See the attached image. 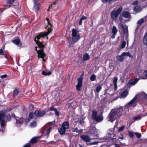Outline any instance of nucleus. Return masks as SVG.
<instances>
[{
    "instance_id": "f257e3e1",
    "label": "nucleus",
    "mask_w": 147,
    "mask_h": 147,
    "mask_svg": "<svg viewBox=\"0 0 147 147\" xmlns=\"http://www.w3.org/2000/svg\"><path fill=\"white\" fill-rule=\"evenodd\" d=\"M46 19L48 25L45 28H47V27L48 28H47L48 32L41 33L39 35L36 36L35 38V41L36 42L38 47H35V50L37 51L38 57V58L40 57L42 58L43 61H45L44 57L45 56V54L43 50L44 46L41 42L38 41L41 38L47 36L51 31V30L50 28L51 26V24L49 22V19L46 18Z\"/></svg>"
},
{
    "instance_id": "f03ea898",
    "label": "nucleus",
    "mask_w": 147,
    "mask_h": 147,
    "mask_svg": "<svg viewBox=\"0 0 147 147\" xmlns=\"http://www.w3.org/2000/svg\"><path fill=\"white\" fill-rule=\"evenodd\" d=\"M122 111L123 109L122 107L119 109L112 110L107 118V120L113 122L121 116Z\"/></svg>"
},
{
    "instance_id": "7ed1b4c3",
    "label": "nucleus",
    "mask_w": 147,
    "mask_h": 147,
    "mask_svg": "<svg viewBox=\"0 0 147 147\" xmlns=\"http://www.w3.org/2000/svg\"><path fill=\"white\" fill-rule=\"evenodd\" d=\"M123 10L122 6H120L117 9L113 10L111 13V18L112 20L116 21L118 16L120 14Z\"/></svg>"
},
{
    "instance_id": "20e7f679",
    "label": "nucleus",
    "mask_w": 147,
    "mask_h": 147,
    "mask_svg": "<svg viewBox=\"0 0 147 147\" xmlns=\"http://www.w3.org/2000/svg\"><path fill=\"white\" fill-rule=\"evenodd\" d=\"M80 38L79 31L73 28L72 30V39L74 42H77Z\"/></svg>"
},
{
    "instance_id": "39448f33",
    "label": "nucleus",
    "mask_w": 147,
    "mask_h": 147,
    "mask_svg": "<svg viewBox=\"0 0 147 147\" xmlns=\"http://www.w3.org/2000/svg\"><path fill=\"white\" fill-rule=\"evenodd\" d=\"M69 126V124L68 121L63 122L62 125L59 128V131L60 134L61 135L65 134L66 129L68 128Z\"/></svg>"
},
{
    "instance_id": "423d86ee",
    "label": "nucleus",
    "mask_w": 147,
    "mask_h": 147,
    "mask_svg": "<svg viewBox=\"0 0 147 147\" xmlns=\"http://www.w3.org/2000/svg\"><path fill=\"white\" fill-rule=\"evenodd\" d=\"M126 56L130 57H132V55L129 52H123L121 55L117 56L116 58L119 61L122 62L124 58V57Z\"/></svg>"
},
{
    "instance_id": "0eeeda50",
    "label": "nucleus",
    "mask_w": 147,
    "mask_h": 147,
    "mask_svg": "<svg viewBox=\"0 0 147 147\" xmlns=\"http://www.w3.org/2000/svg\"><path fill=\"white\" fill-rule=\"evenodd\" d=\"M136 97H134L130 102L126 105V107L131 108L135 107L137 104L136 101Z\"/></svg>"
},
{
    "instance_id": "6e6552de",
    "label": "nucleus",
    "mask_w": 147,
    "mask_h": 147,
    "mask_svg": "<svg viewBox=\"0 0 147 147\" xmlns=\"http://www.w3.org/2000/svg\"><path fill=\"white\" fill-rule=\"evenodd\" d=\"M135 97H136V100L138 99L142 102L144 100L147 99V95L144 92L138 93Z\"/></svg>"
},
{
    "instance_id": "1a4fd4ad",
    "label": "nucleus",
    "mask_w": 147,
    "mask_h": 147,
    "mask_svg": "<svg viewBox=\"0 0 147 147\" xmlns=\"http://www.w3.org/2000/svg\"><path fill=\"white\" fill-rule=\"evenodd\" d=\"M12 117L13 116L16 120V124L17 127L20 126L23 123L24 121L23 119L22 118H19L18 117H16L14 115H11Z\"/></svg>"
},
{
    "instance_id": "9d476101",
    "label": "nucleus",
    "mask_w": 147,
    "mask_h": 147,
    "mask_svg": "<svg viewBox=\"0 0 147 147\" xmlns=\"http://www.w3.org/2000/svg\"><path fill=\"white\" fill-rule=\"evenodd\" d=\"M51 128L52 127L50 126L49 123L45 125L43 128V134L45 135L49 134L50 132V130Z\"/></svg>"
},
{
    "instance_id": "9b49d317",
    "label": "nucleus",
    "mask_w": 147,
    "mask_h": 147,
    "mask_svg": "<svg viewBox=\"0 0 147 147\" xmlns=\"http://www.w3.org/2000/svg\"><path fill=\"white\" fill-rule=\"evenodd\" d=\"M3 116L4 114L3 113L0 114V124L1 125V128H0V129L2 131L3 130L6 124L5 122L3 119Z\"/></svg>"
},
{
    "instance_id": "f8f14e48",
    "label": "nucleus",
    "mask_w": 147,
    "mask_h": 147,
    "mask_svg": "<svg viewBox=\"0 0 147 147\" xmlns=\"http://www.w3.org/2000/svg\"><path fill=\"white\" fill-rule=\"evenodd\" d=\"M108 138H110L111 139H117L116 138H114L115 134L114 132V130L113 129H110L107 131Z\"/></svg>"
},
{
    "instance_id": "ddd939ff",
    "label": "nucleus",
    "mask_w": 147,
    "mask_h": 147,
    "mask_svg": "<svg viewBox=\"0 0 147 147\" xmlns=\"http://www.w3.org/2000/svg\"><path fill=\"white\" fill-rule=\"evenodd\" d=\"M82 77H80L78 80V84L76 85V89L78 90H80V88L82 85Z\"/></svg>"
},
{
    "instance_id": "4468645a",
    "label": "nucleus",
    "mask_w": 147,
    "mask_h": 147,
    "mask_svg": "<svg viewBox=\"0 0 147 147\" xmlns=\"http://www.w3.org/2000/svg\"><path fill=\"white\" fill-rule=\"evenodd\" d=\"M46 113L44 111H40L36 110L34 112V115L36 116L42 117Z\"/></svg>"
},
{
    "instance_id": "2eb2a0df",
    "label": "nucleus",
    "mask_w": 147,
    "mask_h": 147,
    "mask_svg": "<svg viewBox=\"0 0 147 147\" xmlns=\"http://www.w3.org/2000/svg\"><path fill=\"white\" fill-rule=\"evenodd\" d=\"M119 26H121L122 27L123 31L124 33L125 34L127 35L128 33V30L127 26L126 25H123L122 23L119 24Z\"/></svg>"
},
{
    "instance_id": "dca6fc26",
    "label": "nucleus",
    "mask_w": 147,
    "mask_h": 147,
    "mask_svg": "<svg viewBox=\"0 0 147 147\" xmlns=\"http://www.w3.org/2000/svg\"><path fill=\"white\" fill-rule=\"evenodd\" d=\"M98 131V130L95 128L93 127L92 129L91 130L90 132L92 135L93 136L98 137V135L97 133Z\"/></svg>"
},
{
    "instance_id": "f3484780",
    "label": "nucleus",
    "mask_w": 147,
    "mask_h": 147,
    "mask_svg": "<svg viewBox=\"0 0 147 147\" xmlns=\"http://www.w3.org/2000/svg\"><path fill=\"white\" fill-rule=\"evenodd\" d=\"M80 138H82L83 140L84 141L86 142H90L91 140V139L89 138V137L88 136L84 135H82L80 136Z\"/></svg>"
},
{
    "instance_id": "a211bd4d",
    "label": "nucleus",
    "mask_w": 147,
    "mask_h": 147,
    "mask_svg": "<svg viewBox=\"0 0 147 147\" xmlns=\"http://www.w3.org/2000/svg\"><path fill=\"white\" fill-rule=\"evenodd\" d=\"M128 94V92L127 90H125L121 94L120 98H125L127 97Z\"/></svg>"
},
{
    "instance_id": "6ab92c4d",
    "label": "nucleus",
    "mask_w": 147,
    "mask_h": 147,
    "mask_svg": "<svg viewBox=\"0 0 147 147\" xmlns=\"http://www.w3.org/2000/svg\"><path fill=\"white\" fill-rule=\"evenodd\" d=\"M34 1V6L33 9L36 10H38L40 8V5L39 3L35 2V0H33Z\"/></svg>"
},
{
    "instance_id": "aec40b11",
    "label": "nucleus",
    "mask_w": 147,
    "mask_h": 147,
    "mask_svg": "<svg viewBox=\"0 0 147 147\" xmlns=\"http://www.w3.org/2000/svg\"><path fill=\"white\" fill-rule=\"evenodd\" d=\"M122 16L124 17L128 18L129 19L131 18L130 13L127 11L123 12L122 13Z\"/></svg>"
},
{
    "instance_id": "412c9836",
    "label": "nucleus",
    "mask_w": 147,
    "mask_h": 147,
    "mask_svg": "<svg viewBox=\"0 0 147 147\" xmlns=\"http://www.w3.org/2000/svg\"><path fill=\"white\" fill-rule=\"evenodd\" d=\"M13 42L16 45H18L19 46H22L21 43H20V40L19 39H16L13 41Z\"/></svg>"
},
{
    "instance_id": "4be33fe9",
    "label": "nucleus",
    "mask_w": 147,
    "mask_h": 147,
    "mask_svg": "<svg viewBox=\"0 0 147 147\" xmlns=\"http://www.w3.org/2000/svg\"><path fill=\"white\" fill-rule=\"evenodd\" d=\"M139 79L137 78H136L133 81H130L129 82V83L132 85H135L138 81Z\"/></svg>"
},
{
    "instance_id": "5701e85b",
    "label": "nucleus",
    "mask_w": 147,
    "mask_h": 147,
    "mask_svg": "<svg viewBox=\"0 0 147 147\" xmlns=\"http://www.w3.org/2000/svg\"><path fill=\"white\" fill-rule=\"evenodd\" d=\"M1 113H3V114H4V113L3 112H0V114ZM4 116L3 117V119L4 121V120H6L7 121L9 120L11 117V116L10 115H7L6 116L4 117Z\"/></svg>"
},
{
    "instance_id": "b1692460",
    "label": "nucleus",
    "mask_w": 147,
    "mask_h": 147,
    "mask_svg": "<svg viewBox=\"0 0 147 147\" xmlns=\"http://www.w3.org/2000/svg\"><path fill=\"white\" fill-rule=\"evenodd\" d=\"M103 119V118L101 116H98L94 120L98 122L102 121Z\"/></svg>"
},
{
    "instance_id": "393cba45",
    "label": "nucleus",
    "mask_w": 147,
    "mask_h": 147,
    "mask_svg": "<svg viewBox=\"0 0 147 147\" xmlns=\"http://www.w3.org/2000/svg\"><path fill=\"white\" fill-rule=\"evenodd\" d=\"M15 0H7V4L6 5V6L7 8L9 7L10 6V4L13 3Z\"/></svg>"
},
{
    "instance_id": "a878e982",
    "label": "nucleus",
    "mask_w": 147,
    "mask_h": 147,
    "mask_svg": "<svg viewBox=\"0 0 147 147\" xmlns=\"http://www.w3.org/2000/svg\"><path fill=\"white\" fill-rule=\"evenodd\" d=\"M42 74L43 75L49 76L51 74L52 72L50 71L46 72L44 71H42Z\"/></svg>"
},
{
    "instance_id": "bb28decb",
    "label": "nucleus",
    "mask_w": 147,
    "mask_h": 147,
    "mask_svg": "<svg viewBox=\"0 0 147 147\" xmlns=\"http://www.w3.org/2000/svg\"><path fill=\"white\" fill-rule=\"evenodd\" d=\"M83 58L85 61L89 60L90 59L89 55L88 53L85 54L83 56Z\"/></svg>"
},
{
    "instance_id": "cd10ccee",
    "label": "nucleus",
    "mask_w": 147,
    "mask_h": 147,
    "mask_svg": "<svg viewBox=\"0 0 147 147\" xmlns=\"http://www.w3.org/2000/svg\"><path fill=\"white\" fill-rule=\"evenodd\" d=\"M118 80V79L116 77H115L114 79L113 82L114 84V86L115 87V90H116L117 88V81Z\"/></svg>"
},
{
    "instance_id": "c85d7f7f",
    "label": "nucleus",
    "mask_w": 147,
    "mask_h": 147,
    "mask_svg": "<svg viewBox=\"0 0 147 147\" xmlns=\"http://www.w3.org/2000/svg\"><path fill=\"white\" fill-rule=\"evenodd\" d=\"M141 10V8L139 6H135L134 8V11L136 12H139Z\"/></svg>"
},
{
    "instance_id": "c756f323",
    "label": "nucleus",
    "mask_w": 147,
    "mask_h": 147,
    "mask_svg": "<svg viewBox=\"0 0 147 147\" xmlns=\"http://www.w3.org/2000/svg\"><path fill=\"white\" fill-rule=\"evenodd\" d=\"M118 31L116 27L115 26H113L112 29V32L113 34H116V33Z\"/></svg>"
},
{
    "instance_id": "7c9ffc66",
    "label": "nucleus",
    "mask_w": 147,
    "mask_h": 147,
    "mask_svg": "<svg viewBox=\"0 0 147 147\" xmlns=\"http://www.w3.org/2000/svg\"><path fill=\"white\" fill-rule=\"evenodd\" d=\"M97 112L96 111L94 110L92 112V118L94 120L98 116H97Z\"/></svg>"
},
{
    "instance_id": "2f4dec72",
    "label": "nucleus",
    "mask_w": 147,
    "mask_h": 147,
    "mask_svg": "<svg viewBox=\"0 0 147 147\" xmlns=\"http://www.w3.org/2000/svg\"><path fill=\"white\" fill-rule=\"evenodd\" d=\"M144 43L147 46V34H145L144 38Z\"/></svg>"
},
{
    "instance_id": "473e14b6",
    "label": "nucleus",
    "mask_w": 147,
    "mask_h": 147,
    "mask_svg": "<svg viewBox=\"0 0 147 147\" xmlns=\"http://www.w3.org/2000/svg\"><path fill=\"white\" fill-rule=\"evenodd\" d=\"M141 117L142 116L139 115L134 117L133 119L135 121H136L140 120Z\"/></svg>"
},
{
    "instance_id": "72a5a7b5",
    "label": "nucleus",
    "mask_w": 147,
    "mask_h": 147,
    "mask_svg": "<svg viewBox=\"0 0 147 147\" xmlns=\"http://www.w3.org/2000/svg\"><path fill=\"white\" fill-rule=\"evenodd\" d=\"M19 93V91L18 90V89L17 88H16L13 92V96H17L18 94Z\"/></svg>"
},
{
    "instance_id": "f704fd0d",
    "label": "nucleus",
    "mask_w": 147,
    "mask_h": 147,
    "mask_svg": "<svg viewBox=\"0 0 147 147\" xmlns=\"http://www.w3.org/2000/svg\"><path fill=\"white\" fill-rule=\"evenodd\" d=\"M125 127V126L123 125L120 127H119L118 129V131L119 132H120L123 131Z\"/></svg>"
},
{
    "instance_id": "c9c22d12",
    "label": "nucleus",
    "mask_w": 147,
    "mask_h": 147,
    "mask_svg": "<svg viewBox=\"0 0 147 147\" xmlns=\"http://www.w3.org/2000/svg\"><path fill=\"white\" fill-rule=\"evenodd\" d=\"M144 18H142L139 20L137 22L138 24L140 25L142 24L144 21Z\"/></svg>"
},
{
    "instance_id": "e433bc0d",
    "label": "nucleus",
    "mask_w": 147,
    "mask_h": 147,
    "mask_svg": "<svg viewBox=\"0 0 147 147\" xmlns=\"http://www.w3.org/2000/svg\"><path fill=\"white\" fill-rule=\"evenodd\" d=\"M36 126V123L35 121L31 123L30 124V126L32 127H34Z\"/></svg>"
},
{
    "instance_id": "4c0bfd02",
    "label": "nucleus",
    "mask_w": 147,
    "mask_h": 147,
    "mask_svg": "<svg viewBox=\"0 0 147 147\" xmlns=\"http://www.w3.org/2000/svg\"><path fill=\"white\" fill-rule=\"evenodd\" d=\"M113 1V0H101L102 2L103 3H109Z\"/></svg>"
},
{
    "instance_id": "58836bf2",
    "label": "nucleus",
    "mask_w": 147,
    "mask_h": 147,
    "mask_svg": "<svg viewBox=\"0 0 147 147\" xmlns=\"http://www.w3.org/2000/svg\"><path fill=\"white\" fill-rule=\"evenodd\" d=\"M95 79L96 76L94 74L92 75L90 77V79L92 81H94L95 80Z\"/></svg>"
},
{
    "instance_id": "ea45409f",
    "label": "nucleus",
    "mask_w": 147,
    "mask_h": 147,
    "mask_svg": "<svg viewBox=\"0 0 147 147\" xmlns=\"http://www.w3.org/2000/svg\"><path fill=\"white\" fill-rule=\"evenodd\" d=\"M36 138H32L30 140V142L32 143H34L36 142Z\"/></svg>"
},
{
    "instance_id": "a19ab883",
    "label": "nucleus",
    "mask_w": 147,
    "mask_h": 147,
    "mask_svg": "<svg viewBox=\"0 0 147 147\" xmlns=\"http://www.w3.org/2000/svg\"><path fill=\"white\" fill-rule=\"evenodd\" d=\"M102 87L100 86H98L96 88V91L97 92H98L101 89Z\"/></svg>"
},
{
    "instance_id": "79ce46f5",
    "label": "nucleus",
    "mask_w": 147,
    "mask_h": 147,
    "mask_svg": "<svg viewBox=\"0 0 147 147\" xmlns=\"http://www.w3.org/2000/svg\"><path fill=\"white\" fill-rule=\"evenodd\" d=\"M126 45V42L125 41H123L121 45V49H123L124 48Z\"/></svg>"
},
{
    "instance_id": "37998d69",
    "label": "nucleus",
    "mask_w": 147,
    "mask_h": 147,
    "mask_svg": "<svg viewBox=\"0 0 147 147\" xmlns=\"http://www.w3.org/2000/svg\"><path fill=\"white\" fill-rule=\"evenodd\" d=\"M135 134L136 135L137 138H139L141 137V134L138 133L137 132H135Z\"/></svg>"
},
{
    "instance_id": "c03bdc74",
    "label": "nucleus",
    "mask_w": 147,
    "mask_h": 147,
    "mask_svg": "<svg viewBox=\"0 0 147 147\" xmlns=\"http://www.w3.org/2000/svg\"><path fill=\"white\" fill-rule=\"evenodd\" d=\"M129 134L131 138H133L134 135V134L133 132L131 131H129Z\"/></svg>"
},
{
    "instance_id": "a18cd8bd",
    "label": "nucleus",
    "mask_w": 147,
    "mask_h": 147,
    "mask_svg": "<svg viewBox=\"0 0 147 147\" xmlns=\"http://www.w3.org/2000/svg\"><path fill=\"white\" fill-rule=\"evenodd\" d=\"M78 129L76 127V128L73 129H72V131L74 132H76L77 133H78Z\"/></svg>"
},
{
    "instance_id": "49530a36",
    "label": "nucleus",
    "mask_w": 147,
    "mask_h": 147,
    "mask_svg": "<svg viewBox=\"0 0 147 147\" xmlns=\"http://www.w3.org/2000/svg\"><path fill=\"white\" fill-rule=\"evenodd\" d=\"M55 113L56 115L57 116H59V112L57 111V109H55Z\"/></svg>"
},
{
    "instance_id": "de8ad7c7",
    "label": "nucleus",
    "mask_w": 147,
    "mask_h": 147,
    "mask_svg": "<svg viewBox=\"0 0 147 147\" xmlns=\"http://www.w3.org/2000/svg\"><path fill=\"white\" fill-rule=\"evenodd\" d=\"M7 76V75L6 74H4L2 75L1 76V78H6Z\"/></svg>"
},
{
    "instance_id": "09e8293b",
    "label": "nucleus",
    "mask_w": 147,
    "mask_h": 147,
    "mask_svg": "<svg viewBox=\"0 0 147 147\" xmlns=\"http://www.w3.org/2000/svg\"><path fill=\"white\" fill-rule=\"evenodd\" d=\"M4 54V53L2 50L1 49H0V55H2Z\"/></svg>"
},
{
    "instance_id": "8fccbe9b",
    "label": "nucleus",
    "mask_w": 147,
    "mask_h": 147,
    "mask_svg": "<svg viewBox=\"0 0 147 147\" xmlns=\"http://www.w3.org/2000/svg\"><path fill=\"white\" fill-rule=\"evenodd\" d=\"M33 115L32 113H30L29 115V117L30 118H32L33 117Z\"/></svg>"
},
{
    "instance_id": "3c124183",
    "label": "nucleus",
    "mask_w": 147,
    "mask_h": 147,
    "mask_svg": "<svg viewBox=\"0 0 147 147\" xmlns=\"http://www.w3.org/2000/svg\"><path fill=\"white\" fill-rule=\"evenodd\" d=\"M87 18V17L84 16H83L80 19H81V20H84L86 19Z\"/></svg>"
},
{
    "instance_id": "603ef678",
    "label": "nucleus",
    "mask_w": 147,
    "mask_h": 147,
    "mask_svg": "<svg viewBox=\"0 0 147 147\" xmlns=\"http://www.w3.org/2000/svg\"><path fill=\"white\" fill-rule=\"evenodd\" d=\"M24 147H30V144H27Z\"/></svg>"
},
{
    "instance_id": "864d4df0",
    "label": "nucleus",
    "mask_w": 147,
    "mask_h": 147,
    "mask_svg": "<svg viewBox=\"0 0 147 147\" xmlns=\"http://www.w3.org/2000/svg\"><path fill=\"white\" fill-rule=\"evenodd\" d=\"M82 131H83L82 129H80V130H78V134H81L82 133Z\"/></svg>"
},
{
    "instance_id": "5fc2aeb1",
    "label": "nucleus",
    "mask_w": 147,
    "mask_h": 147,
    "mask_svg": "<svg viewBox=\"0 0 147 147\" xmlns=\"http://www.w3.org/2000/svg\"><path fill=\"white\" fill-rule=\"evenodd\" d=\"M138 1H136L133 3V4L134 5H136L138 4Z\"/></svg>"
},
{
    "instance_id": "6e6d98bb",
    "label": "nucleus",
    "mask_w": 147,
    "mask_h": 147,
    "mask_svg": "<svg viewBox=\"0 0 147 147\" xmlns=\"http://www.w3.org/2000/svg\"><path fill=\"white\" fill-rule=\"evenodd\" d=\"M122 19L123 18L120 16L119 17V20L121 22H121H122Z\"/></svg>"
},
{
    "instance_id": "4d7b16f0",
    "label": "nucleus",
    "mask_w": 147,
    "mask_h": 147,
    "mask_svg": "<svg viewBox=\"0 0 147 147\" xmlns=\"http://www.w3.org/2000/svg\"><path fill=\"white\" fill-rule=\"evenodd\" d=\"M56 4V2H54L53 4H52L49 7V8H50L51 7H52L53 6V5H55Z\"/></svg>"
},
{
    "instance_id": "13d9d810",
    "label": "nucleus",
    "mask_w": 147,
    "mask_h": 147,
    "mask_svg": "<svg viewBox=\"0 0 147 147\" xmlns=\"http://www.w3.org/2000/svg\"><path fill=\"white\" fill-rule=\"evenodd\" d=\"M96 143H97L96 142H93L90 143L89 144L91 145H92V144H96Z\"/></svg>"
},
{
    "instance_id": "bf43d9fd",
    "label": "nucleus",
    "mask_w": 147,
    "mask_h": 147,
    "mask_svg": "<svg viewBox=\"0 0 147 147\" xmlns=\"http://www.w3.org/2000/svg\"><path fill=\"white\" fill-rule=\"evenodd\" d=\"M116 34H113V35H112V36H111V38H114L115 37V36Z\"/></svg>"
},
{
    "instance_id": "052dcab7",
    "label": "nucleus",
    "mask_w": 147,
    "mask_h": 147,
    "mask_svg": "<svg viewBox=\"0 0 147 147\" xmlns=\"http://www.w3.org/2000/svg\"><path fill=\"white\" fill-rule=\"evenodd\" d=\"M82 20H81V19H80V20L79 22V24L80 25H81L82 23Z\"/></svg>"
},
{
    "instance_id": "680f3d73",
    "label": "nucleus",
    "mask_w": 147,
    "mask_h": 147,
    "mask_svg": "<svg viewBox=\"0 0 147 147\" xmlns=\"http://www.w3.org/2000/svg\"><path fill=\"white\" fill-rule=\"evenodd\" d=\"M51 110L52 111H55V109H56L55 108H54L52 107L51 108Z\"/></svg>"
},
{
    "instance_id": "e2e57ef3",
    "label": "nucleus",
    "mask_w": 147,
    "mask_h": 147,
    "mask_svg": "<svg viewBox=\"0 0 147 147\" xmlns=\"http://www.w3.org/2000/svg\"><path fill=\"white\" fill-rule=\"evenodd\" d=\"M69 45L70 46H72V42H69Z\"/></svg>"
},
{
    "instance_id": "0e129e2a",
    "label": "nucleus",
    "mask_w": 147,
    "mask_h": 147,
    "mask_svg": "<svg viewBox=\"0 0 147 147\" xmlns=\"http://www.w3.org/2000/svg\"><path fill=\"white\" fill-rule=\"evenodd\" d=\"M30 107H32V108H33V105L32 104H30Z\"/></svg>"
},
{
    "instance_id": "69168bd1",
    "label": "nucleus",
    "mask_w": 147,
    "mask_h": 147,
    "mask_svg": "<svg viewBox=\"0 0 147 147\" xmlns=\"http://www.w3.org/2000/svg\"><path fill=\"white\" fill-rule=\"evenodd\" d=\"M144 18H145V19H147V15Z\"/></svg>"
},
{
    "instance_id": "338daca9",
    "label": "nucleus",
    "mask_w": 147,
    "mask_h": 147,
    "mask_svg": "<svg viewBox=\"0 0 147 147\" xmlns=\"http://www.w3.org/2000/svg\"><path fill=\"white\" fill-rule=\"evenodd\" d=\"M146 78L147 79V73L146 75Z\"/></svg>"
},
{
    "instance_id": "774afa93",
    "label": "nucleus",
    "mask_w": 147,
    "mask_h": 147,
    "mask_svg": "<svg viewBox=\"0 0 147 147\" xmlns=\"http://www.w3.org/2000/svg\"><path fill=\"white\" fill-rule=\"evenodd\" d=\"M120 139H123V137H121L120 138Z\"/></svg>"
}]
</instances>
